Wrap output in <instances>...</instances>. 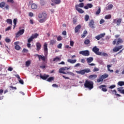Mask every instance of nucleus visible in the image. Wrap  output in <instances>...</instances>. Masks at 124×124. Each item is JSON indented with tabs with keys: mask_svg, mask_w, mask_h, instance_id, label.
I'll return each mask as SVG.
<instances>
[{
	"mask_svg": "<svg viewBox=\"0 0 124 124\" xmlns=\"http://www.w3.org/2000/svg\"><path fill=\"white\" fill-rule=\"evenodd\" d=\"M84 87L86 89H89L90 91L93 89V82L91 80L86 79L84 83Z\"/></svg>",
	"mask_w": 124,
	"mask_h": 124,
	"instance_id": "obj_1",
	"label": "nucleus"
},
{
	"mask_svg": "<svg viewBox=\"0 0 124 124\" xmlns=\"http://www.w3.org/2000/svg\"><path fill=\"white\" fill-rule=\"evenodd\" d=\"M77 74H80L81 75H85V73H89L91 72V70L89 68L81 70L80 71H76Z\"/></svg>",
	"mask_w": 124,
	"mask_h": 124,
	"instance_id": "obj_2",
	"label": "nucleus"
},
{
	"mask_svg": "<svg viewBox=\"0 0 124 124\" xmlns=\"http://www.w3.org/2000/svg\"><path fill=\"white\" fill-rule=\"evenodd\" d=\"M108 76L109 75H108V74H107L102 75L99 77V78L97 79V83H100V82H103V80H104V79H106V78H108Z\"/></svg>",
	"mask_w": 124,
	"mask_h": 124,
	"instance_id": "obj_3",
	"label": "nucleus"
},
{
	"mask_svg": "<svg viewBox=\"0 0 124 124\" xmlns=\"http://www.w3.org/2000/svg\"><path fill=\"white\" fill-rule=\"evenodd\" d=\"M92 51L95 53L96 55H98V56H101V55H102V53L101 52H99V48H97L96 46H95L93 48Z\"/></svg>",
	"mask_w": 124,
	"mask_h": 124,
	"instance_id": "obj_4",
	"label": "nucleus"
},
{
	"mask_svg": "<svg viewBox=\"0 0 124 124\" xmlns=\"http://www.w3.org/2000/svg\"><path fill=\"white\" fill-rule=\"evenodd\" d=\"M38 35H39L37 33H35V34H32L28 40V43H31V41H33V39H34V38H37V36H38Z\"/></svg>",
	"mask_w": 124,
	"mask_h": 124,
	"instance_id": "obj_5",
	"label": "nucleus"
},
{
	"mask_svg": "<svg viewBox=\"0 0 124 124\" xmlns=\"http://www.w3.org/2000/svg\"><path fill=\"white\" fill-rule=\"evenodd\" d=\"M79 54L85 57H88L90 56V51L89 50H82L79 52Z\"/></svg>",
	"mask_w": 124,
	"mask_h": 124,
	"instance_id": "obj_6",
	"label": "nucleus"
},
{
	"mask_svg": "<svg viewBox=\"0 0 124 124\" xmlns=\"http://www.w3.org/2000/svg\"><path fill=\"white\" fill-rule=\"evenodd\" d=\"M44 52L45 53V55L46 56V55L48 54V44H47V43H45L44 45Z\"/></svg>",
	"mask_w": 124,
	"mask_h": 124,
	"instance_id": "obj_7",
	"label": "nucleus"
},
{
	"mask_svg": "<svg viewBox=\"0 0 124 124\" xmlns=\"http://www.w3.org/2000/svg\"><path fill=\"white\" fill-rule=\"evenodd\" d=\"M68 70L69 69V68L66 67H62L60 69H59V73H62V74H66V73L64 72V70Z\"/></svg>",
	"mask_w": 124,
	"mask_h": 124,
	"instance_id": "obj_8",
	"label": "nucleus"
},
{
	"mask_svg": "<svg viewBox=\"0 0 124 124\" xmlns=\"http://www.w3.org/2000/svg\"><path fill=\"white\" fill-rule=\"evenodd\" d=\"M113 24H117V26H120L122 23V18L114 19L113 21Z\"/></svg>",
	"mask_w": 124,
	"mask_h": 124,
	"instance_id": "obj_9",
	"label": "nucleus"
},
{
	"mask_svg": "<svg viewBox=\"0 0 124 124\" xmlns=\"http://www.w3.org/2000/svg\"><path fill=\"white\" fill-rule=\"evenodd\" d=\"M89 26L91 29H95V25H94V21L92 19L89 22Z\"/></svg>",
	"mask_w": 124,
	"mask_h": 124,
	"instance_id": "obj_10",
	"label": "nucleus"
},
{
	"mask_svg": "<svg viewBox=\"0 0 124 124\" xmlns=\"http://www.w3.org/2000/svg\"><path fill=\"white\" fill-rule=\"evenodd\" d=\"M105 36V33H101L95 37V39L97 40H100L101 38H103Z\"/></svg>",
	"mask_w": 124,
	"mask_h": 124,
	"instance_id": "obj_11",
	"label": "nucleus"
},
{
	"mask_svg": "<svg viewBox=\"0 0 124 124\" xmlns=\"http://www.w3.org/2000/svg\"><path fill=\"white\" fill-rule=\"evenodd\" d=\"M123 47V45L120 46H115L113 49V52H119L121 50V49H122Z\"/></svg>",
	"mask_w": 124,
	"mask_h": 124,
	"instance_id": "obj_12",
	"label": "nucleus"
},
{
	"mask_svg": "<svg viewBox=\"0 0 124 124\" xmlns=\"http://www.w3.org/2000/svg\"><path fill=\"white\" fill-rule=\"evenodd\" d=\"M24 32H25V30L24 29H22V30H19L16 34V37H19V36H20V35H22V34H23Z\"/></svg>",
	"mask_w": 124,
	"mask_h": 124,
	"instance_id": "obj_13",
	"label": "nucleus"
},
{
	"mask_svg": "<svg viewBox=\"0 0 124 124\" xmlns=\"http://www.w3.org/2000/svg\"><path fill=\"white\" fill-rule=\"evenodd\" d=\"M36 51H40L41 49V44L39 42L36 43Z\"/></svg>",
	"mask_w": 124,
	"mask_h": 124,
	"instance_id": "obj_14",
	"label": "nucleus"
},
{
	"mask_svg": "<svg viewBox=\"0 0 124 124\" xmlns=\"http://www.w3.org/2000/svg\"><path fill=\"white\" fill-rule=\"evenodd\" d=\"M93 5L92 3H88L86 6L84 7L85 9H89V8H93Z\"/></svg>",
	"mask_w": 124,
	"mask_h": 124,
	"instance_id": "obj_15",
	"label": "nucleus"
},
{
	"mask_svg": "<svg viewBox=\"0 0 124 124\" xmlns=\"http://www.w3.org/2000/svg\"><path fill=\"white\" fill-rule=\"evenodd\" d=\"M38 59H39V61H43L44 62H45V60H46V57L45 56H42V55H37Z\"/></svg>",
	"mask_w": 124,
	"mask_h": 124,
	"instance_id": "obj_16",
	"label": "nucleus"
},
{
	"mask_svg": "<svg viewBox=\"0 0 124 124\" xmlns=\"http://www.w3.org/2000/svg\"><path fill=\"white\" fill-rule=\"evenodd\" d=\"M99 89H102L103 92H107V89L106 88V85H102L99 87Z\"/></svg>",
	"mask_w": 124,
	"mask_h": 124,
	"instance_id": "obj_17",
	"label": "nucleus"
},
{
	"mask_svg": "<svg viewBox=\"0 0 124 124\" xmlns=\"http://www.w3.org/2000/svg\"><path fill=\"white\" fill-rule=\"evenodd\" d=\"M80 29H81V25H77L75 29V32L77 33V32L80 31Z\"/></svg>",
	"mask_w": 124,
	"mask_h": 124,
	"instance_id": "obj_18",
	"label": "nucleus"
},
{
	"mask_svg": "<svg viewBox=\"0 0 124 124\" xmlns=\"http://www.w3.org/2000/svg\"><path fill=\"white\" fill-rule=\"evenodd\" d=\"M48 77H49V75H45L44 76H43L41 74L40 75V78L41 79H43V80H46Z\"/></svg>",
	"mask_w": 124,
	"mask_h": 124,
	"instance_id": "obj_19",
	"label": "nucleus"
},
{
	"mask_svg": "<svg viewBox=\"0 0 124 124\" xmlns=\"http://www.w3.org/2000/svg\"><path fill=\"white\" fill-rule=\"evenodd\" d=\"M89 78L93 80V79H96V78H97V75H91L89 76Z\"/></svg>",
	"mask_w": 124,
	"mask_h": 124,
	"instance_id": "obj_20",
	"label": "nucleus"
},
{
	"mask_svg": "<svg viewBox=\"0 0 124 124\" xmlns=\"http://www.w3.org/2000/svg\"><path fill=\"white\" fill-rule=\"evenodd\" d=\"M86 61L87 62V63H91V62L93 61V58L89 57L87 58Z\"/></svg>",
	"mask_w": 124,
	"mask_h": 124,
	"instance_id": "obj_21",
	"label": "nucleus"
},
{
	"mask_svg": "<svg viewBox=\"0 0 124 124\" xmlns=\"http://www.w3.org/2000/svg\"><path fill=\"white\" fill-rule=\"evenodd\" d=\"M79 7H81V8L84 7V3L81 2V3H79V4L76 5L75 8H79Z\"/></svg>",
	"mask_w": 124,
	"mask_h": 124,
	"instance_id": "obj_22",
	"label": "nucleus"
},
{
	"mask_svg": "<svg viewBox=\"0 0 124 124\" xmlns=\"http://www.w3.org/2000/svg\"><path fill=\"white\" fill-rule=\"evenodd\" d=\"M67 62H70V63H75L77 62V60L76 59L72 60L71 59H69L67 60Z\"/></svg>",
	"mask_w": 124,
	"mask_h": 124,
	"instance_id": "obj_23",
	"label": "nucleus"
},
{
	"mask_svg": "<svg viewBox=\"0 0 124 124\" xmlns=\"http://www.w3.org/2000/svg\"><path fill=\"white\" fill-rule=\"evenodd\" d=\"M52 2H54L55 4H60L62 1L61 0H51Z\"/></svg>",
	"mask_w": 124,
	"mask_h": 124,
	"instance_id": "obj_24",
	"label": "nucleus"
},
{
	"mask_svg": "<svg viewBox=\"0 0 124 124\" xmlns=\"http://www.w3.org/2000/svg\"><path fill=\"white\" fill-rule=\"evenodd\" d=\"M118 91L120 93H122V94H124V89H123V87H120L117 88Z\"/></svg>",
	"mask_w": 124,
	"mask_h": 124,
	"instance_id": "obj_25",
	"label": "nucleus"
},
{
	"mask_svg": "<svg viewBox=\"0 0 124 124\" xmlns=\"http://www.w3.org/2000/svg\"><path fill=\"white\" fill-rule=\"evenodd\" d=\"M76 9L77 11H78V12H79V13H80V14L84 13V10L81 8H76Z\"/></svg>",
	"mask_w": 124,
	"mask_h": 124,
	"instance_id": "obj_26",
	"label": "nucleus"
},
{
	"mask_svg": "<svg viewBox=\"0 0 124 124\" xmlns=\"http://www.w3.org/2000/svg\"><path fill=\"white\" fill-rule=\"evenodd\" d=\"M31 7L32 9H37V5L35 3H33L31 5Z\"/></svg>",
	"mask_w": 124,
	"mask_h": 124,
	"instance_id": "obj_27",
	"label": "nucleus"
},
{
	"mask_svg": "<svg viewBox=\"0 0 124 124\" xmlns=\"http://www.w3.org/2000/svg\"><path fill=\"white\" fill-rule=\"evenodd\" d=\"M88 34V32L87 31H83V34L81 35V37L82 38H85V37H86V35Z\"/></svg>",
	"mask_w": 124,
	"mask_h": 124,
	"instance_id": "obj_28",
	"label": "nucleus"
},
{
	"mask_svg": "<svg viewBox=\"0 0 124 124\" xmlns=\"http://www.w3.org/2000/svg\"><path fill=\"white\" fill-rule=\"evenodd\" d=\"M123 42H124V41H123V39H122V38H119L116 43L117 45H119V44H120V43H123Z\"/></svg>",
	"mask_w": 124,
	"mask_h": 124,
	"instance_id": "obj_29",
	"label": "nucleus"
},
{
	"mask_svg": "<svg viewBox=\"0 0 124 124\" xmlns=\"http://www.w3.org/2000/svg\"><path fill=\"white\" fill-rule=\"evenodd\" d=\"M31 61L29 60L25 62V65L27 66V67H29V66L31 65Z\"/></svg>",
	"mask_w": 124,
	"mask_h": 124,
	"instance_id": "obj_30",
	"label": "nucleus"
},
{
	"mask_svg": "<svg viewBox=\"0 0 124 124\" xmlns=\"http://www.w3.org/2000/svg\"><path fill=\"white\" fill-rule=\"evenodd\" d=\"M56 42V40H51L49 42L50 45H54Z\"/></svg>",
	"mask_w": 124,
	"mask_h": 124,
	"instance_id": "obj_31",
	"label": "nucleus"
},
{
	"mask_svg": "<svg viewBox=\"0 0 124 124\" xmlns=\"http://www.w3.org/2000/svg\"><path fill=\"white\" fill-rule=\"evenodd\" d=\"M42 16H43V18L46 20V18H47V15L46 14V13L45 12H43Z\"/></svg>",
	"mask_w": 124,
	"mask_h": 124,
	"instance_id": "obj_32",
	"label": "nucleus"
},
{
	"mask_svg": "<svg viewBox=\"0 0 124 124\" xmlns=\"http://www.w3.org/2000/svg\"><path fill=\"white\" fill-rule=\"evenodd\" d=\"M111 66H112V65H107L108 70V71H110V72H114V70L110 69V67H111Z\"/></svg>",
	"mask_w": 124,
	"mask_h": 124,
	"instance_id": "obj_33",
	"label": "nucleus"
},
{
	"mask_svg": "<svg viewBox=\"0 0 124 124\" xmlns=\"http://www.w3.org/2000/svg\"><path fill=\"white\" fill-rule=\"evenodd\" d=\"M4 6H5V2H1L0 3V7L1 8H3V7H4Z\"/></svg>",
	"mask_w": 124,
	"mask_h": 124,
	"instance_id": "obj_34",
	"label": "nucleus"
},
{
	"mask_svg": "<svg viewBox=\"0 0 124 124\" xmlns=\"http://www.w3.org/2000/svg\"><path fill=\"white\" fill-rule=\"evenodd\" d=\"M54 77H50L47 79V82H52V81H54Z\"/></svg>",
	"mask_w": 124,
	"mask_h": 124,
	"instance_id": "obj_35",
	"label": "nucleus"
},
{
	"mask_svg": "<svg viewBox=\"0 0 124 124\" xmlns=\"http://www.w3.org/2000/svg\"><path fill=\"white\" fill-rule=\"evenodd\" d=\"M6 22L9 25H12V19H7L6 20Z\"/></svg>",
	"mask_w": 124,
	"mask_h": 124,
	"instance_id": "obj_36",
	"label": "nucleus"
},
{
	"mask_svg": "<svg viewBox=\"0 0 124 124\" xmlns=\"http://www.w3.org/2000/svg\"><path fill=\"white\" fill-rule=\"evenodd\" d=\"M59 61H61V59L58 57H56V58H54L53 60V62H58Z\"/></svg>",
	"mask_w": 124,
	"mask_h": 124,
	"instance_id": "obj_37",
	"label": "nucleus"
},
{
	"mask_svg": "<svg viewBox=\"0 0 124 124\" xmlns=\"http://www.w3.org/2000/svg\"><path fill=\"white\" fill-rule=\"evenodd\" d=\"M84 19L86 22H88V21H89V19H90V16H89V15H86L84 17Z\"/></svg>",
	"mask_w": 124,
	"mask_h": 124,
	"instance_id": "obj_38",
	"label": "nucleus"
},
{
	"mask_svg": "<svg viewBox=\"0 0 124 124\" xmlns=\"http://www.w3.org/2000/svg\"><path fill=\"white\" fill-rule=\"evenodd\" d=\"M101 12V10L100 9V7H99L98 10L96 12V13H95L96 15H99V14H100Z\"/></svg>",
	"mask_w": 124,
	"mask_h": 124,
	"instance_id": "obj_39",
	"label": "nucleus"
},
{
	"mask_svg": "<svg viewBox=\"0 0 124 124\" xmlns=\"http://www.w3.org/2000/svg\"><path fill=\"white\" fill-rule=\"evenodd\" d=\"M118 86H124V81H119L118 82Z\"/></svg>",
	"mask_w": 124,
	"mask_h": 124,
	"instance_id": "obj_40",
	"label": "nucleus"
},
{
	"mask_svg": "<svg viewBox=\"0 0 124 124\" xmlns=\"http://www.w3.org/2000/svg\"><path fill=\"white\" fill-rule=\"evenodd\" d=\"M111 15H106L105 17V19H111Z\"/></svg>",
	"mask_w": 124,
	"mask_h": 124,
	"instance_id": "obj_41",
	"label": "nucleus"
},
{
	"mask_svg": "<svg viewBox=\"0 0 124 124\" xmlns=\"http://www.w3.org/2000/svg\"><path fill=\"white\" fill-rule=\"evenodd\" d=\"M84 44H85L86 45H88V44H90V40L89 39L85 40L84 41Z\"/></svg>",
	"mask_w": 124,
	"mask_h": 124,
	"instance_id": "obj_42",
	"label": "nucleus"
},
{
	"mask_svg": "<svg viewBox=\"0 0 124 124\" xmlns=\"http://www.w3.org/2000/svg\"><path fill=\"white\" fill-rule=\"evenodd\" d=\"M113 4H109L108 5V10H110V9H112V8H113Z\"/></svg>",
	"mask_w": 124,
	"mask_h": 124,
	"instance_id": "obj_43",
	"label": "nucleus"
},
{
	"mask_svg": "<svg viewBox=\"0 0 124 124\" xmlns=\"http://www.w3.org/2000/svg\"><path fill=\"white\" fill-rule=\"evenodd\" d=\"M40 3L42 6H43V5H45V1L43 0H40Z\"/></svg>",
	"mask_w": 124,
	"mask_h": 124,
	"instance_id": "obj_44",
	"label": "nucleus"
},
{
	"mask_svg": "<svg viewBox=\"0 0 124 124\" xmlns=\"http://www.w3.org/2000/svg\"><path fill=\"white\" fill-rule=\"evenodd\" d=\"M69 74V75H71L72 76H74V75H75L74 73L72 72H68L66 73V74Z\"/></svg>",
	"mask_w": 124,
	"mask_h": 124,
	"instance_id": "obj_45",
	"label": "nucleus"
},
{
	"mask_svg": "<svg viewBox=\"0 0 124 124\" xmlns=\"http://www.w3.org/2000/svg\"><path fill=\"white\" fill-rule=\"evenodd\" d=\"M15 49H16V50H20V49H21V47H20L19 46V45H17V46H15Z\"/></svg>",
	"mask_w": 124,
	"mask_h": 124,
	"instance_id": "obj_46",
	"label": "nucleus"
},
{
	"mask_svg": "<svg viewBox=\"0 0 124 124\" xmlns=\"http://www.w3.org/2000/svg\"><path fill=\"white\" fill-rule=\"evenodd\" d=\"M62 43L59 44L58 46H57V48L58 49H62Z\"/></svg>",
	"mask_w": 124,
	"mask_h": 124,
	"instance_id": "obj_47",
	"label": "nucleus"
},
{
	"mask_svg": "<svg viewBox=\"0 0 124 124\" xmlns=\"http://www.w3.org/2000/svg\"><path fill=\"white\" fill-rule=\"evenodd\" d=\"M18 82L21 84V85H24V81L23 80H22V79H18Z\"/></svg>",
	"mask_w": 124,
	"mask_h": 124,
	"instance_id": "obj_48",
	"label": "nucleus"
},
{
	"mask_svg": "<svg viewBox=\"0 0 124 124\" xmlns=\"http://www.w3.org/2000/svg\"><path fill=\"white\" fill-rule=\"evenodd\" d=\"M13 22L15 26H16L17 24V18L14 19Z\"/></svg>",
	"mask_w": 124,
	"mask_h": 124,
	"instance_id": "obj_49",
	"label": "nucleus"
},
{
	"mask_svg": "<svg viewBox=\"0 0 124 124\" xmlns=\"http://www.w3.org/2000/svg\"><path fill=\"white\" fill-rule=\"evenodd\" d=\"M45 18H42V19H41L39 20V22L40 23H44V22H45Z\"/></svg>",
	"mask_w": 124,
	"mask_h": 124,
	"instance_id": "obj_50",
	"label": "nucleus"
},
{
	"mask_svg": "<svg viewBox=\"0 0 124 124\" xmlns=\"http://www.w3.org/2000/svg\"><path fill=\"white\" fill-rule=\"evenodd\" d=\"M62 40V36H59L57 38V40L58 41H61V40Z\"/></svg>",
	"mask_w": 124,
	"mask_h": 124,
	"instance_id": "obj_51",
	"label": "nucleus"
},
{
	"mask_svg": "<svg viewBox=\"0 0 124 124\" xmlns=\"http://www.w3.org/2000/svg\"><path fill=\"white\" fill-rule=\"evenodd\" d=\"M99 71V69L96 68V67H95L94 68V69L93 70V72H96V71Z\"/></svg>",
	"mask_w": 124,
	"mask_h": 124,
	"instance_id": "obj_52",
	"label": "nucleus"
},
{
	"mask_svg": "<svg viewBox=\"0 0 124 124\" xmlns=\"http://www.w3.org/2000/svg\"><path fill=\"white\" fill-rule=\"evenodd\" d=\"M5 41H6V42L7 43H9V42H10L11 41V40H10V39H8V38H6L5 39Z\"/></svg>",
	"mask_w": 124,
	"mask_h": 124,
	"instance_id": "obj_53",
	"label": "nucleus"
},
{
	"mask_svg": "<svg viewBox=\"0 0 124 124\" xmlns=\"http://www.w3.org/2000/svg\"><path fill=\"white\" fill-rule=\"evenodd\" d=\"M8 2H10V3H14V0H7Z\"/></svg>",
	"mask_w": 124,
	"mask_h": 124,
	"instance_id": "obj_54",
	"label": "nucleus"
},
{
	"mask_svg": "<svg viewBox=\"0 0 124 124\" xmlns=\"http://www.w3.org/2000/svg\"><path fill=\"white\" fill-rule=\"evenodd\" d=\"M115 87H116L115 85H112L109 87V89H114V88H115Z\"/></svg>",
	"mask_w": 124,
	"mask_h": 124,
	"instance_id": "obj_55",
	"label": "nucleus"
},
{
	"mask_svg": "<svg viewBox=\"0 0 124 124\" xmlns=\"http://www.w3.org/2000/svg\"><path fill=\"white\" fill-rule=\"evenodd\" d=\"M81 65V64L79 63H77L76 65H75L74 67H78V66H80Z\"/></svg>",
	"mask_w": 124,
	"mask_h": 124,
	"instance_id": "obj_56",
	"label": "nucleus"
},
{
	"mask_svg": "<svg viewBox=\"0 0 124 124\" xmlns=\"http://www.w3.org/2000/svg\"><path fill=\"white\" fill-rule=\"evenodd\" d=\"M10 30H11V26L8 27L5 29V31H10Z\"/></svg>",
	"mask_w": 124,
	"mask_h": 124,
	"instance_id": "obj_57",
	"label": "nucleus"
},
{
	"mask_svg": "<svg viewBox=\"0 0 124 124\" xmlns=\"http://www.w3.org/2000/svg\"><path fill=\"white\" fill-rule=\"evenodd\" d=\"M15 76L17 78L18 80L21 78H20V76H19L18 74L15 75Z\"/></svg>",
	"mask_w": 124,
	"mask_h": 124,
	"instance_id": "obj_58",
	"label": "nucleus"
},
{
	"mask_svg": "<svg viewBox=\"0 0 124 124\" xmlns=\"http://www.w3.org/2000/svg\"><path fill=\"white\" fill-rule=\"evenodd\" d=\"M70 46H72V47H73V46L74 45V42L73 41H70Z\"/></svg>",
	"mask_w": 124,
	"mask_h": 124,
	"instance_id": "obj_59",
	"label": "nucleus"
},
{
	"mask_svg": "<svg viewBox=\"0 0 124 124\" xmlns=\"http://www.w3.org/2000/svg\"><path fill=\"white\" fill-rule=\"evenodd\" d=\"M2 93H3V90L0 89V95H2Z\"/></svg>",
	"mask_w": 124,
	"mask_h": 124,
	"instance_id": "obj_60",
	"label": "nucleus"
},
{
	"mask_svg": "<svg viewBox=\"0 0 124 124\" xmlns=\"http://www.w3.org/2000/svg\"><path fill=\"white\" fill-rule=\"evenodd\" d=\"M8 71H12V70H13V68L11 67H9L8 68Z\"/></svg>",
	"mask_w": 124,
	"mask_h": 124,
	"instance_id": "obj_61",
	"label": "nucleus"
},
{
	"mask_svg": "<svg viewBox=\"0 0 124 124\" xmlns=\"http://www.w3.org/2000/svg\"><path fill=\"white\" fill-rule=\"evenodd\" d=\"M80 62H82V63H85V59H81Z\"/></svg>",
	"mask_w": 124,
	"mask_h": 124,
	"instance_id": "obj_62",
	"label": "nucleus"
},
{
	"mask_svg": "<svg viewBox=\"0 0 124 124\" xmlns=\"http://www.w3.org/2000/svg\"><path fill=\"white\" fill-rule=\"evenodd\" d=\"M104 22H105V21L104 19H101L100 21V24H103V23H104Z\"/></svg>",
	"mask_w": 124,
	"mask_h": 124,
	"instance_id": "obj_63",
	"label": "nucleus"
},
{
	"mask_svg": "<svg viewBox=\"0 0 124 124\" xmlns=\"http://www.w3.org/2000/svg\"><path fill=\"white\" fill-rule=\"evenodd\" d=\"M38 17H39L40 19H41V18H43L42 14H39Z\"/></svg>",
	"mask_w": 124,
	"mask_h": 124,
	"instance_id": "obj_64",
	"label": "nucleus"
}]
</instances>
